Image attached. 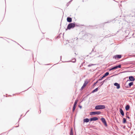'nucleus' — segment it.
<instances>
[{
  "label": "nucleus",
  "instance_id": "nucleus-25",
  "mask_svg": "<svg viewBox=\"0 0 135 135\" xmlns=\"http://www.w3.org/2000/svg\"><path fill=\"white\" fill-rule=\"evenodd\" d=\"M115 66L116 68V69H117L118 68H120L121 67V65L120 64H119L118 65H117Z\"/></svg>",
  "mask_w": 135,
  "mask_h": 135
},
{
  "label": "nucleus",
  "instance_id": "nucleus-23",
  "mask_svg": "<svg viewBox=\"0 0 135 135\" xmlns=\"http://www.w3.org/2000/svg\"><path fill=\"white\" fill-rule=\"evenodd\" d=\"M104 78V76H103L102 77H100L99 78V79L98 80V81L100 80H102Z\"/></svg>",
  "mask_w": 135,
  "mask_h": 135
},
{
  "label": "nucleus",
  "instance_id": "nucleus-31",
  "mask_svg": "<svg viewBox=\"0 0 135 135\" xmlns=\"http://www.w3.org/2000/svg\"><path fill=\"white\" fill-rule=\"evenodd\" d=\"M60 34H59V35L57 37H56V39L57 38H59L60 37Z\"/></svg>",
  "mask_w": 135,
  "mask_h": 135
},
{
  "label": "nucleus",
  "instance_id": "nucleus-5",
  "mask_svg": "<svg viewBox=\"0 0 135 135\" xmlns=\"http://www.w3.org/2000/svg\"><path fill=\"white\" fill-rule=\"evenodd\" d=\"M127 25H126V26H125V27H127V28H124V29H123L124 31V33H126L127 34H129V33H130L129 30L127 29L128 28V27H126L127 26Z\"/></svg>",
  "mask_w": 135,
  "mask_h": 135
},
{
  "label": "nucleus",
  "instance_id": "nucleus-18",
  "mask_svg": "<svg viewBox=\"0 0 135 135\" xmlns=\"http://www.w3.org/2000/svg\"><path fill=\"white\" fill-rule=\"evenodd\" d=\"M109 74V73L108 72H107L106 73L103 75L104 77H105L108 76Z\"/></svg>",
  "mask_w": 135,
  "mask_h": 135
},
{
  "label": "nucleus",
  "instance_id": "nucleus-36",
  "mask_svg": "<svg viewBox=\"0 0 135 135\" xmlns=\"http://www.w3.org/2000/svg\"><path fill=\"white\" fill-rule=\"evenodd\" d=\"M126 117L127 118H128V119H129L130 118V117H129V116H126Z\"/></svg>",
  "mask_w": 135,
  "mask_h": 135
},
{
  "label": "nucleus",
  "instance_id": "nucleus-14",
  "mask_svg": "<svg viewBox=\"0 0 135 135\" xmlns=\"http://www.w3.org/2000/svg\"><path fill=\"white\" fill-rule=\"evenodd\" d=\"M90 120L88 118H86L84 119L83 122H84L87 123L88 122L89 120Z\"/></svg>",
  "mask_w": 135,
  "mask_h": 135
},
{
  "label": "nucleus",
  "instance_id": "nucleus-17",
  "mask_svg": "<svg viewBox=\"0 0 135 135\" xmlns=\"http://www.w3.org/2000/svg\"><path fill=\"white\" fill-rule=\"evenodd\" d=\"M115 69H116V66H115L112 68H111L109 69V71H110L113 70Z\"/></svg>",
  "mask_w": 135,
  "mask_h": 135
},
{
  "label": "nucleus",
  "instance_id": "nucleus-4",
  "mask_svg": "<svg viewBox=\"0 0 135 135\" xmlns=\"http://www.w3.org/2000/svg\"><path fill=\"white\" fill-rule=\"evenodd\" d=\"M101 112H92L90 113V115H99L101 114Z\"/></svg>",
  "mask_w": 135,
  "mask_h": 135
},
{
  "label": "nucleus",
  "instance_id": "nucleus-19",
  "mask_svg": "<svg viewBox=\"0 0 135 135\" xmlns=\"http://www.w3.org/2000/svg\"><path fill=\"white\" fill-rule=\"evenodd\" d=\"M106 80H107V79L101 82L100 83L101 85L99 86V87H100L102 85H103V84H104V83L105 81Z\"/></svg>",
  "mask_w": 135,
  "mask_h": 135
},
{
  "label": "nucleus",
  "instance_id": "nucleus-20",
  "mask_svg": "<svg viewBox=\"0 0 135 135\" xmlns=\"http://www.w3.org/2000/svg\"><path fill=\"white\" fill-rule=\"evenodd\" d=\"M133 85V82H131L129 83L128 84V86L129 87H130L131 86Z\"/></svg>",
  "mask_w": 135,
  "mask_h": 135
},
{
  "label": "nucleus",
  "instance_id": "nucleus-33",
  "mask_svg": "<svg viewBox=\"0 0 135 135\" xmlns=\"http://www.w3.org/2000/svg\"><path fill=\"white\" fill-rule=\"evenodd\" d=\"M79 107L80 108H82V106L81 105H79Z\"/></svg>",
  "mask_w": 135,
  "mask_h": 135
},
{
  "label": "nucleus",
  "instance_id": "nucleus-10",
  "mask_svg": "<svg viewBox=\"0 0 135 135\" xmlns=\"http://www.w3.org/2000/svg\"><path fill=\"white\" fill-rule=\"evenodd\" d=\"M67 22H71L72 21V18L69 17H67Z\"/></svg>",
  "mask_w": 135,
  "mask_h": 135
},
{
  "label": "nucleus",
  "instance_id": "nucleus-13",
  "mask_svg": "<svg viewBox=\"0 0 135 135\" xmlns=\"http://www.w3.org/2000/svg\"><path fill=\"white\" fill-rule=\"evenodd\" d=\"M119 112H120L121 115L122 116H123L124 115V113L123 111V110H122V109H120Z\"/></svg>",
  "mask_w": 135,
  "mask_h": 135
},
{
  "label": "nucleus",
  "instance_id": "nucleus-37",
  "mask_svg": "<svg viewBox=\"0 0 135 135\" xmlns=\"http://www.w3.org/2000/svg\"><path fill=\"white\" fill-rule=\"evenodd\" d=\"M82 2H84V1L83 0L82 1Z\"/></svg>",
  "mask_w": 135,
  "mask_h": 135
},
{
  "label": "nucleus",
  "instance_id": "nucleus-29",
  "mask_svg": "<svg viewBox=\"0 0 135 135\" xmlns=\"http://www.w3.org/2000/svg\"><path fill=\"white\" fill-rule=\"evenodd\" d=\"M94 65V64H90L88 65V66L89 67L91 66H93V65Z\"/></svg>",
  "mask_w": 135,
  "mask_h": 135
},
{
  "label": "nucleus",
  "instance_id": "nucleus-43",
  "mask_svg": "<svg viewBox=\"0 0 135 135\" xmlns=\"http://www.w3.org/2000/svg\"><path fill=\"white\" fill-rule=\"evenodd\" d=\"M40 112H41V110H40Z\"/></svg>",
  "mask_w": 135,
  "mask_h": 135
},
{
  "label": "nucleus",
  "instance_id": "nucleus-22",
  "mask_svg": "<svg viewBox=\"0 0 135 135\" xmlns=\"http://www.w3.org/2000/svg\"><path fill=\"white\" fill-rule=\"evenodd\" d=\"M123 123H125L126 122V119L125 118H123Z\"/></svg>",
  "mask_w": 135,
  "mask_h": 135
},
{
  "label": "nucleus",
  "instance_id": "nucleus-2",
  "mask_svg": "<svg viewBox=\"0 0 135 135\" xmlns=\"http://www.w3.org/2000/svg\"><path fill=\"white\" fill-rule=\"evenodd\" d=\"M105 108V106L104 105H99L96 106L95 108L96 110H99L104 109Z\"/></svg>",
  "mask_w": 135,
  "mask_h": 135
},
{
  "label": "nucleus",
  "instance_id": "nucleus-3",
  "mask_svg": "<svg viewBox=\"0 0 135 135\" xmlns=\"http://www.w3.org/2000/svg\"><path fill=\"white\" fill-rule=\"evenodd\" d=\"M126 26V24H125L124 26H123L122 27V29H120L117 32V33H124L123 29H124V28H127V27H125V26Z\"/></svg>",
  "mask_w": 135,
  "mask_h": 135
},
{
  "label": "nucleus",
  "instance_id": "nucleus-42",
  "mask_svg": "<svg viewBox=\"0 0 135 135\" xmlns=\"http://www.w3.org/2000/svg\"><path fill=\"white\" fill-rule=\"evenodd\" d=\"M61 58V56H60Z\"/></svg>",
  "mask_w": 135,
  "mask_h": 135
},
{
  "label": "nucleus",
  "instance_id": "nucleus-8",
  "mask_svg": "<svg viewBox=\"0 0 135 135\" xmlns=\"http://www.w3.org/2000/svg\"><path fill=\"white\" fill-rule=\"evenodd\" d=\"M101 120L102 122L104 124L105 126L106 127H107V125L105 119L103 118H101Z\"/></svg>",
  "mask_w": 135,
  "mask_h": 135
},
{
  "label": "nucleus",
  "instance_id": "nucleus-26",
  "mask_svg": "<svg viewBox=\"0 0 135 135\" xmlns=\"http://www.w3.org/2000/svg\"><path fill=\"white\" fill-rule=\"evenodd\" d=\"M70 135H73V131L72 128L71 129L70 131Z\"/></svg>",
  "mask_w": 135,
  "mask_h": 135
},
{
  "label": "nucleus",
  "instance_id": "nucleus-27",
  "mask_svg": "<svg viewBox=\"0 0 135 135\" xmlns=\"http://www.w3.org/2000/svg\"><path fill=\"white\" fill-rule=\"evenodd\" d=\"M75 108H76V106H75V105H73V112H74V111H75Z\"/></svg>",
  "mask_w": 135,
  "mask_h": 135
},
{
  "label": "nucleus",
  "instance_id": "nucleus-6",
  "mask_svg": "<svg viewBox=\"0 0 135 135\" xmlns=\"http://www.w3.org/2000/svg\"><path fill=\"white\" fill-rule=\"evenodd\" d=\"M122 57V56L120 55H118L114 56L113 57V59H116L118 60L120 58Z\"/></svg>",
  "mask_w": 135,
  "mask_h": 135
},
{
  "label": "nucleus",
  "instance_id": "nucleus-32",
  "mask_svg": "<svg viewBox=\"0 0 135 135\" xmlns=\"http://www.w3.org/2000/svg\"><path fill=\"white\" fill-rule=\"evenodd\" d=\"M98 81V80H97L96 82L94 84V85H95Z\"/></svg>",
  "mask_w": 135,
  "mask_h": 135
},
{
  "label": "nucleus",
  "instance_id": "nucleus-30",
  "mask_svg": "<svg viewBox=\"0 0 135 135\" xmlns=\"http://www.w3.org/2000/svg\"><path fill=\"white\" fill-rule=\"evenodd\" d=\"M110 22V21H107V22H105L104 23H103V24H105L106 23H109Z\"/></svg>",
  "mask_w": 135,
  "mask_h": 135
},
{
  "label": "nucleus",
  "instance_id": "nucleus-34",
  "mask_svg": "<svg viewBox=\"0 0 135 135\" xmlns=\"http://www.w3.org/2000/svg\"><path fill=\"white\" fill-rule=\"evenodd\" d=\"M93 51H94V49H93L92 50V51H91V52L90 53V54H91V53H92L93 52Z\"/></svg>",
  "mask_w": 135,
  "mask_h": 135
},
{
  "label": "nucleus",
  "instance_id": "nucleus-38",
  "mask_svg": "<svg viewBox=\"0 0 135 135\" xmlns=\"http://www.w3.org/2000/svg\"><path fill=\"white\" fill-rule=\"evenodd\" d=\"M128 113V112H127V113H126V115H127V113Z\"/></svg>",
  "mask_w": 135,
  "mask_h": 135
},
{
  "label": "nucleus",
  "instance_id": "nucleus-16",
  "mask_svg": "<svg viewBox=\"0 0 135 135\" xmlns=\"http://www.w3.org/2000/svg\"><path fill=\"white\" fill-rule=\"evenodd\" d=\"M98 88H96V89H94V90H93L91 92V93H93L95 92H96V91H97L98 90Z\"/></svg>",
  "mask_w": 135,
  "mask_h": 135
},
{
  "label": "nucleus",
  "instance_id": "nucleus-39",
  "mask_svg": "<svg viewBox=\"0 0 135 135\" xmlns=\"http://www.w3.org/2000/svg\"><path fill=\"white\" fill-rule=\"evenodd\" d=\"M64 34H63V36H64Z\"/></svg>",
  "mask_w": 135,
  "mask_h": 135
},
{
  "label": "nucleus",
  "instance_id": "nucleus-35",
  "mask_svg": "<svg viewBox=\"0 0 135 135\" xmlns=\"http://www.w3.org/2000/svg\"><path fill=\"white\" fill-rule=\"evenodd\" d=\"M124 85L125 87H127V88H128L129 87L128 86H126V84H125Z\"/></svg>",
  "mask_w": 135,
  "mask_h": 135
},
{
  "label": "nucleus",
  "instance_id": "nucleus-40",
  "mask_svg": "<svg viewBox=\"0 0 135 135\" xmlns=\"http://www.w3.org/2000/svg\"><path fill=\"white\" fill-rule=\"evenodd\" d=\"M60 34H61V33H60Z\"/></svg>",
  "mask_w": 135,
  "mask_h": 135
},
{
  "label": "nucleus",
  "instance_id": "nucleus-9",
  "mask_svg": "<svg viewBox=\"0 0 135 135\" xmlns=\"http://www.w3.org/2000/svg\"><path fill=\"white\" fill-rule=\"evenodd\" d=\"M98 119V118L97 117H93L90 118V121H96Z\"/></svg>",
  "mask_w": 135,
  "mask_h": 135
},
{
  "label": "nucleus",
  "instance_id": "nucleus-12",
  "mask_svg": "<svg viewBox=\"0 0 135 135\" xmlns=\"http://www.w3.org/2000/svg\"><path fill=\"white\" fill-rule=\"evenodd\" d=\"M114 85L117 86V89H119L120 88V86L119 84L117 83H115L114 84Z\"/></svg>",
  "mask_w": 135,
  "mask_h": 135
},
{
  "label": "nucleus",
  "instance_id": "nucleus-41",
  "mask_svg": "<svg viewBox=\"0 0 135 135\" xmlns=\"http://www.w3.org/2000/svg\"><path fill=\"white\" fill-rule=\"evenodd\" d=\"M17 43V44H18V45H19V44H18V43Z\"/></svg>",
  "mask_w": 135,
  "mask_h": 135
},
{
  "label": "nucleus",
  "instance_id": "nucleus-24",
  "mask_svg": "<svg viewBox=\"0 0 135 135\" xmlns=\"http://www.w3.org/2000/svg\"><path fill=\"white\" fill-rule=\"evenodd\" d=\"M78 101V100H75L74 105L76 106V105L77 104Z\"/></svg>",
  "mask_w": 135,
  "mask_h": 135
},
{
  "label": "nucleus",
  "instance_id": "nucleus-28",
  "mask_svg": "<svg viewBox=\"0 0 135 135\" xmlns=\"http://www.w3.org/2000/svg\"><path fill=\"white\" fill-rule=\"evenodd\" d=\"M72 62H75L76 61V60L75 59V58H74L73 59H72Z\"/></svg>",
  "mask_w": 135,
  "mask_h": 135
},
{
  "label": "nucleus",
  "instance_id": "nucleus-15",
  "mask_svg": "<svg viewBox=\"0 0 135 135\" xmlns=\"http://www.w3.org/2000/svg\"><path fill=\"white\" fill-rule=\"evenodd\" d=\"M130 106L129 105H127L125 107V109L126 110H128L129 109Z\"/></svg>",
  "mask_w": 135,
  "mask_h": 135
},
{
  "label": "nucleus",
  "instance_id": "nucleus-7",
  "mask_svg": "<svg viewBox=\"0 0 135 135\" xmlns=\"http://www.w3.org/2000/svg\"><path fill=\"white\" fill-rule=\"evenodd\" d=\"M88 81L87 80H85L84 81V83L83 85L81 87L80 90H82L84 87L86 85L88 84Z\"/></svg>",
  "mask_w": 135,
  "mask_h": 135
},
{
  "label": "nucleus",
  "instance_id": "nucleus-11",
  "mask_svg": "<svg viewBox=\"0 0 135 135\" xmlns=\"http://www.w3.org/2000/svg\"><path fill=\"white\" fill-rule=\"evenodd\" d=\"M129 81H133L135 80L134 78L132 76H129Z\"/></svg>",
  "mask_w": 135,
  "mask_h": 135
},
{
  "label": "nucleus",
  "instance_id": "nucleus-21",
  "mask_svg": "<svg viewBox=\"0 0 135 135\" xmlns=\"http://www.w3.org/2000/svg\"><path fill=\"white\" fill-rule=\"evenodd\" d=\"M73 0H71L68 3H67L66 4V6L67 7L71 3V2Z\"/></svg>",
  "mask_w": 135,
  "mask_h": 135
},
{
  "label": "nucleus",
  "instance_id": "nucleus-1",
  "mask_svg": "<svg viewBox=\"0 0 135 135\" xmlns=\"http://www.w3.org/2000/svg\"><path fill=\"white\" fill-rule=\"evenodd\" d=\"M75 26H79L78 25H75V23H69L67 26V28L66 29V30H70L71 28H74Z\"/></svg>",
  "mask_w": 135,
  "mask_h": 135
}]
</instances>
